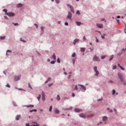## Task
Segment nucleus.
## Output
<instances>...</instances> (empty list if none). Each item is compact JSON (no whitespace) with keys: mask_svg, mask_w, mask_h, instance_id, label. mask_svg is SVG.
<instances>
[{"mask_svg":"<svg viewBox=\"0 0 126 126\" xmlns=\"http://www.w3.org/2000/svg\"><path fill=\"white\" fill-rule=\"evenodd\" d=\"M118 75L121 81L124 83L125 85H126V81H125L123 76L119 72L118 73Z\"/></svg>","mask_w":126,"mask_h":126,"instance_id":"f257e3e1","label":"nucleus"},{"mask_svg":"<svg viewBox=\"0 0 126 126\" xmlns=\"http://www.w3.org/2000/svg\"><path fill=\"white\" fill-rule=\"evenodd\" d=\"M93 60L95 61H99V59L97 57L96 55L94 56L93 57Z\"/></svg>","mask_w":126,"mask_h":126,"instance_id":"f03ea898","label":"nucleus"},{"mask_svg":"<svg viewBox=\"0 0 126 126\" xmlns=\"http://www.w3.org/2000/svg\"><path fill=\"white\" fill-rule=\"evenodd\" d=\"M15 15V14L12 12H9L7 14V15L10 16H14Z\"/></svg>","mask_w":126,"mask_h":126,"instance_id":"7ed1b4c3","label":"nucleus"},{"mask_svg":"<svg viewBox=\"0 0 126 126\" xmlns=\"http://www.w3.org/2000/svg\"><path fill=\"white\" fill-rule=\"evenodd\" d=\"M94 115L93 113H91L87 115V118H91L93 117Z\"/></svg>","mask_w":126,"mask_h":126,"instance_id":"20e7f679","label":"nucleus"},{"mask_svg":"<svg viewBox=\"0 0 126 126\" xmlns=\"http://www.w3.org/2000/svg\"><path fill=\"white\" fill-rule=\"evenodd\" d=\"M79 116L81 117H83L84 118H86L87 117V115H85L83 113H81L79 114Z\"/></svg>","mask_w":126,"mask_h":126,"instance_id":"39448f33","label":"nucleus"},{"mask_svg":"<svg viewBox=\"0 0 126 126\" xmlns=\"http://www.w3.org/2000/svg\"><path fill=\"white\" fill-rule=\"evenodd\" d=\"M78 86H80L82 89L85 90H86V87L82 85L78 84Z\"/></svg>","mask_w":126,"mask_h":126,"instance_id":"423d86ee","label":"nucleus"},{"mask_svg":"<svg viewBox=\"0 0 126 126\" xmlns=\"http://www.w3.org/2000/svg\"><path fill=\"white\" fill-rule=\"evenodd\" d=\"M67 6L70 8L71 12H72L74 13V9L73 7H72V6L69 4H68Z\"/></svg>","mask_w":126,"mask_h":126,"instance_id":"0eeeda50","label":"nucleus"},{"mask_svg":"<svg viewBox=\"0 0 126 126\" xmlns=\"http://www.w3.org/2000/svg\"><path fill=\"white\" fill-rule=\"evenodd\" d=\"M75 111L76 112H81L82 111V109H79L77 108H76L75 109Z\"/></svg>","mask_w":126,"mask_h":126,"instance_id":"6e6552de","label":"nucleus"},{"mask_svg":"<svg viewBox=\"0 0 126 126\" xmlns=\"http://www.w3.org/2000/svg\"><path fill=\"white\" fill-rule=\"evenodd\" d=\"M96 26L99 28H103V25L102 24H97Z\"/></svg>","mask_w":126,"mask_h":126,"instance_id":"1a4fd4ad","label":"nucleus"},{"mask_svg":"<svg viewBox=\"0 0 126 126\" xmlns=\"http://www.w3.org/2000/svg\"><path fill=\"white\" fill-rule=\"evenodd\" d=\"M68 15L67 17L68 19H70L72 16V14L69 12H68Z\"/></svg>","mask_w":126,"mask_h":126,"instance_id":"9d476101","label":"nucleus"},{"mask_svg":"<svg viewBox=\"0 0 126 126\" xmlns=\"http://www.w3.org/2000/svg\"><path fill=\"white\" fill-rule=\"evenodd\" d=\"M108 118V117L107 116H104L103 117V121L106 122L107 121Z\"/></svg>","mask_w":126,"mask_h":126,"instance_id":"9b49d317","label":"nucleus"},{"mask_svg":"<svg viewBox=\"0 0 126 126\" xmlns=\"http://www.w3.org/2000/svg\"><path fill=\"white\" fill-rule=\"evenodd\" d=\"M20 77L21 76L20 75L15 77V80H17L19 79L20 78Z\"/></svg>","mask_w":126,"mask_h":126,"instance_id":"f8f14e48","label":"nucleus"},{"mask_svg":"<svg viewBox=\"0 0 126 126\" xmlns=\"http://www.w3.org/2000/svg\"><path fill=\"white\" fill-rule=\"evenodd\" d=\"M79 41V40L77 39H76L74 41V42L73 43L75 45L76 44V43L77 42H78Z\"/></svg>","mask_w":126,"mask_h":126,"instance_id":"ddd939ff","label":"nucleus"},{"mask_svg":"<svg viewBox=\"0 0 126 126\" xmlns=\"http://www.w3.org/2000/svg\"><path fill=\"white\" fill-rule=\"evenodd\" d=\"M94 72L95 73V75L96 76H98L99 75V71L97 70V71H96Z\"/></svg>","mask_w":126,"mask_h":126,"instance_id":"4468645a","label":"nucleus"},{"mask_svg":"<svg viewBox=\"0 0 126 126\" xmlns=\"http://www.w3.org/2000/svg\"><path fill=\"white\" fill-rule=\"evenodd\" d=\"M85 48H80V51L82 52H84L85 51Z\"/></svg>","mask_w":126,"mask_h":126,"instance_id":"2eb2a0df","label":"nucleus"},{"mask_svg":"<svg viewBox=\"0 0 126 126\" xmlns=\"http://www.w3.org/2000/svg\"><path fill=\"white\" fill-rule=\"evenodd\" d=\"M76 23L77 25L78 26H79L81 24H83L81 23L80 22H76Z\"/></svg>","mask_w":126,"mask_h":126,"instance_id":"dca6fc26","label":"nucleus"},{"mask_svg":"<svg viewBox=\"0 0 126 126\" xmlns=\"http://www.w3.org/2000/svg\"><path fill=\"white\" fill-rule=\"evenodd\" d=\"M20 117V115H17L16 116V119L17 120H18L19 119V118Z\"/></svg>","mask_w":126,"mask_h":126,"instance_id":"f3484780","label":"nucleus"},{"mask_svg":"<svg viewBox=\"0 0 126 126\" xmlns=\"http://www.w3.org/2000/svg\"><path fill=\"white\" fill-rule=\"evenodd\" d=\"M52 57L54 60H55L56 59V56L55 53L53 54L52 56Z\"/></svg>","mask_w":126,"mask_h":126,"instance_id":"a211bd4d","label":"nucleus"},{"mask_svg":"<svg viewBox=\"0 0 126 126\" xmlns=\"http://www.w3.org/2000/svg\"><path fill=\"white\" fill-rule=\"evenodd\" d=\"M3 11L5 12V14L7 15V14L8 13H7V9H4L3 10Z\"/></svg>","mask_w":126,"mask_h":126,"instance_id":"6ab92c4d","label":"nucleus"},{"mask_svg":"<svg viewBox=\"0 0 126 126\" xmlns=\"http://www.w3.org/2000/svg\"><path fill=\"white\" fill-rule=\"evenodd\" d=\"M57 99L58 101L60 99V98L59 95H57Z\"/></svg>","mask_w":126,"mask_h":126,"instance_id":"aec40b11","label":"nucleus"},{"mask_svg":"<svg viewBox=\"0 0 126 126\" xmlns=\"http://www.w3.org/2000/svg\"><path fill=\"white\" fill-rule=\"evenodd\" d=\"M94 71L97 70V67L96 66H95L94 67Z\"/></svg>","mask_w":126,"mask_h":126,"instance_id":"412c9836","label":"nucleus"},{"mask_svg":"<svg viewBox=\"0 0 126 126\" xmlns=\"http://www.w3.org/2000/svg\"><path fill=\"white\" fill-rule=\"evenodd\" d=\"M23 5L21 3H19L17 5V6L18 7H20L22 6Z\"/></svg>","mask_w":126,"mask_h":126,"instance_id":"4be33fe9","label":"nucleus"},{"mask_svg":"<svg viewBox=\"0 0 126 126\" xmlns=\"http://www.w3.org/2000/svg\"><path fill=\"white\" fill-rule=\"evenodd\" d=\"M55 112L56 113H59V111L58 110H55Z\"/></svg>","mask_w":126,"mask_h":126,"instance_id":"5701e85b","label":"nucleus"},{"mask_svg":"<svg viewBox=\"0 0 126 126\" xmlns=\"http://www.w3.org/2000/svg\"><path fill=\"white\" fill-rule=\"evenodd\" d=\"M78 88L77 86V85H76L75 86V88L74 89V90H78Z\"/></svg>","mask_w":126,"mask_h":126,"instance_id":"b1692460","label":"nucleus"},{"mask_svg":"<svg viewBox=\"0 0 126 126\" xmlns=\"http://www.w3.org/2000/svg\"><path fill=\"white\" fill-rule=\"evenodd\" d=\"M41 97V95H39V96L37 97V98L39 101L40 99V97Z\"/></svg>","mask_w":126,"mask_h":126,"instance_id":"393cba45","label":"nucleus"},{"mask_svg":"<svg viewBox=\"0 0 126 126\" xmlns=\"http://www.w3.org/2000/svg\"><path fill=\"white\" fill-rule=\"evenodd\" d=\"M5 37V36L1 37H0V39L1 40H3L4 39Z\"/></svg>","mask_w":126,"mask_h":126,"instance_id":"a878e982","label":"nucleus"},{"mask_svg":"<svg viewBox=\"0 0 126 126\" xmlns=\"http://www.w3.org/2000/svg\"><path fill=\"white\" fill-rule=\"evenodd\" d=\"M112 94L113 95H114L115 94V91L114 90H112Z\"/></svg>","mask_w":126,"mask_h":126,"instance_id":"bb28decb","label":"nucleus"},{"mask_svg":"<svg viewBox=\"0 0 126 126\" xmlns=\"http://www.w3.org/2000/svg\"><path fill=\"white\" fill-rule=\"evenodd\" d=\"M37 111V110H35V109H34V110H30V111L31 112H32L33 111Z\"/></svg>","mask_w":126,"mask_h":126,"instance_id":"cd10ccee","label":"nucleus"},{"mask_svg":"<svg viewBox=\"0 0 126 126\" xmlns=\"http://www.w3.org/2000/svg\"><path fill=\"white\" fill-rule=\"evenodd\" d=\"M116 65H115L113 67V68H112L113 69H116Z\"/></svg>","mask_w":126,"mask_h":126,"instance_id":"c85d7f7f","label":"nucleus"},{"mask_svg":"<svg viewBox=\"0 0 126 126\" xmlns=\"http://www.w3.org/2000/svg\"><path fill=\"white\" fill-rule=\"evenodd\" d=\"M41 94H42V96H45V94L43 92H42Z\"/></svg>","mask_w":126,"mask_h":126,"instance_id":"c756f323","label":"nucleus"},{"mask_svg":"<svg viewBox=\"0 0 126 126\" xmlns=\"http://www.w3.org/2000/svg\"><path fill=\"white\" fill-rule=\"evenodd\" d=\"M11 52V51L10 50H8L7 51L6 54L7 55H8V52Z\"/></svg>","mask_w":126,"mask_h":126,"instance_id":"7c9ffc66","label":"nucleus"},{"mask_svg":"<svg viewBox=\"0 0 126 126\" xmlns=\"http://www.w3.org/2000/svg\"><path fill=\"white\" fill-rule=\"evenodd\" d=\"M113 58V55H112L111 56L110 58V59H109L110 61H111L112 59Z\"/></svg>","mask_w":126,"mask_h":126,"instance_id":"2f4dec72","label":"nucleus"},{"mask_svg":"<svg viewBox=\"0 0 126 126\" xmlns=\"http://www.w3.org/2000/svg\"><path fill=\"white\" fill-rule=\"evenodd\" d=\"M55 62V61H51V62H50V63H51V64H54V63Z\"/></svg>","mask_w":126,"mask_h":126,"instance_id":"473e14b6","label":"nucleus"},{"mask_svg":"<svg viewBox=\"0 0 126 126\" xmlns=\"http://www.w3.org/2000/svg\"><path fill=\"white\" fill-rule=\"evenodd\" d=\"M34 106L33 105H30L27 106V107H33Z\"/></svg>","mask_w":126,"mask_h":126,"instance_id":"72a5a7b5","label":"nucleus"},{"mask_svg":"<svg viewBox=\"0 0 126 126\" xmlns=\"http://www.w3.org/2000/svg\"><path fill=\"white\" fill-rule=\"evenodd\" d=\"M76 55V54L75 53H74L72 55V57H74Z\"/></svg>","mask_w":126,"mask_h":126,"instance_id":"f704fd0d","label":"nucleus"},{"mask_svg":"<svg viewBox=\"0 0 126 126\" xmlns=\"http://www.w3.org/2000/svg\"><path fill=\"white\" fill-rule=\"evenodd\" d=\"M42 99L44 101L45 100V96H42Z\"/></svg>","mask_w":126,"mask_h":126,"instance_id":"c9c22d12","label":"nucleus"},{"mask_svg":"<svg viewBox=\"0 0 126 126\" xmlns=\"http://www.w3.org/2000/svg\"><path fill=\"white\" fill-rule=\"evenodd\" d=\"M76 14L79 15L80 14V13L79 11H77L76 12Z\"/></svg>","mask_w":126,"mask_h":126,"instance_id":"e433bc0d","label":"nucleus"},{"mask_svg":"<svg viewBox=\"0 0 126 126\" xmlns=\"http://www.w3.org/2000/svg\"><path fill=\"white\" fill-rule=\"evenodd\" d=\"M57 61L59 63H60V60L59 58H58L57 59Z\"/></svg>","mask_w":126,"mask_h":126,"instance_id":"4c0bfd02","label":"nucleus"},{"mask_svg":"<svg viewBox=\"0 0 126 126\" xmlns=\"http://www.w3.org/2000/svg\"><path fill=\"white\" fill-rule=\"evenodd\" d=\"M55 1L57 3H58L60 2L59 0H55Z\"/></svg>","mask_w":126,"mask_h":126,"instance_id":"58836bf2","label":"nucleus"},{"mask_svg":"<svg viewBox=\"0 0 126 126\" xmlns=\"http://www.w3.org/2000/svg\"><path fill=\"white\" fill-rule=\"evenodd\" d=\"M52 109V106H51L50 107V108L49 109V111H50V112L51 111Z\"/></svg>","mask_w":126,"mask_h":126,"instance_id":"ea45409f","label":"nucleus"},{"mask_svg":"<svg viewBox=\"0 0 126 126\" xmlns=\"http://www.w3.org/2000/svg\"><path fill=\"white\" fill-rule=\"evenodd\" d=\"M13 24H14L15 26H17L18 25V24L17 23H13Z\"/></svg>","mask_w":126,"mask_h":126,"instance_id":"a19ab883","label":"nucleus"},{"mask_svg":"<svg viewBox=\"0 0 126 126\" xmlns=\"http://www.w3.org/2000/svg\"><path fill=\"white\" fill-rule=\"evenodd\" d=\"M29 87L31 89H32V87L31 86V85H30V83L29 84Z\"/></svg>","mask_w":126,"mask_h":126,"instance_id":"79ce46f5","label":"nucleus"},{"mask_svg":"<svg viewBox=\"0 0 126 126\" xmlns=\"http://www.w3.org/2000/svg\"><path fill=\"white\" fill-rule=\"evenodd\" d=\"M20 40L21 41H23L24 42H26V41H25V40H23L21 38L20 39Z\"/></svg>","mask_w":126,"mask_h":126,"instance_id":"37998d69","label":"nucleus"},{"mask_svg":"<svg viewBox=\"0 0 126 126\" xmlns=\"http://www.w3.org/2000/svg\"><path fill=\"white\" fill-rule=\"evenodd\" d=\"M121 69H122V70H125V68H123V67H122V66H121L120 67Z\"/></svg>","mask_w":126,"mask_h":126,"instance_id":"c03bdc74","label":"nucleus"},{"mask_svg":"<svg viewBox=\"0 0 126 126\" xmlns=\"http://www.w3.org/2000/svg\"><path fill=\"white\" fill-rule=\"evenodd\" d=\"M105 58V56H103L101 57V58L102 59H104Z\"/></svg>","mask_w":126,"mask_h":126,"instance_id":"a18cd8bd","label":"nucleus"},{"mask_svg":"<svg viewBox=\"0 0 126 126\" xmlns=\"http://www.w3.org/2000/svg\"><path fill=\"white\" fill-rule=\"evenodd\" d=\"M6 86V87L9 88H10V85L9 84H7Z\"/></svg>","mask_w":126,"mask_h":126,"instance_id":"49530a36","label":"nucleus"},{"mask_svg":"<svg viewBox=\"0 0 126 126\" xmlns=\"http://www.w3.org/2000/svg\"><path fill=\"white\" fill-rule=\"evenodd\" d=\"M53 84V83H52L51 84H49L48 85V86L49 87H50L51 86V85H52Z\"/></svg>","mask_w":126,"mask_h":126,"instance_id":"de8ad7c7","label":"nucleus"},{"mask_svg":"<svg viewBox=\"0 0 126 126\" xmlns=\"http://www.w3.org/2000/svg\"><path fill=\"white\" fill-rule=\"evenodd\" d=\"M65 25H66V26H67L68 25V23L67 22H66L65 23Z\"/></svg>","mask_w":126,"mask_h":126,"instance_id":"09e8293b","label":"nucleus"},{"mask_svg":"<svg viewBox=\"0 0 126 126\" xmlns=\"http://www.w3.org/2000/svg\"><path fill=\"white\" fill-rule=\"evenodd\" d=\"M41 30L43 31L44 30V27H41Z\"/></svg>","mask_w":126,"mask_h":126,"instance_id":"8fccbe9b","label":"nucleus"},{"mask_svg":"<svg viewBox=\"0 0 126 126\" xmlns=\"http://www.w3.org/2000/svg\"><path fill=\"white\" fill-rule=\"evenodd\" d=\"M51 78H49L48 79V80L47 81V82L46 83H47V82H48V81L49 80H50V79H51Z\"/></svg>","mask_w":126,"mask_h":126,"instance_id":"3c124183","label":"nucleus"},{"mask_svg":"<svg viewBox=\"0 0 126 126\" xmlns=\"http://www.w3.org/2000/svg\"><path fill=\"white\" fill-rule=\"evenodd\" d=\"M101 37H102V38L103 39H104L105 38V37H104V36H103L102 35H101Z\"/></svg>","mask_w":126,"mask_h":126,"instance_id":"603ef678","label":"nucleus"},{"mask_svg":"<svg viewBox=\"0 0 126 126\" xmlns=\"http://www.w3.org/2000/svg\"><path fill=\"white\" fill-rule=\"evenodd\" d=\"M26 126H30L29 123L26 124Z\"/></svg>","mask_w":126,"mask_h":126,"instance_id":"864d4df0","label":"nucleus"},{"mask_svg":"<svg viewBox=\"0 0 126 126\" xmlns=\"http://www.w3.org/2000/svg\"><path fill=\"white\" fill-rule=\"evenodd\" d=\"M4 18H5V19H8V18H7V16H4Z\"/></svg>","mask_w":126,"mask_h":126,"instance_id":"5fc2aeb1","label":"nucleus"},{"mask_svg":"<svg viewBox=\"0 0 126 126\" xmlns=\"http://www.w3.org/2000/svg\"><path fill=\"white\" fill-rule=\"evenodd\" d=\"M83 40H86V38L85 37V36H84V37H83Z\"/></svg>","mask_w":126,"mask_h":126,"instance_id":"6e6d98bb","label":"nucleus"},{"mask_svg":"<svg viewBox=\"0 0 126 126\" xmlns=\"http://www.w3.org/2000/svg\"><path fill=\"white\" fill-rule=\"evenodd\" d=\"M102 100V99H99L97 100V101H101Z\"/></svg>","mask_w":126,"mask_h":126,"instance_id":"4d7b16f0","label":"nucleus"},{"mask_svg":"<svg viewBox=\"0 0 126 126\" xmlns=\"http://www.w3.org/2000/svg\"><path fill=\"white\" fill-rule=\"evenodd\" d=\"M96 42H98V40L97 38L96 37Z\"/></svg>","mask_w":126,"mask_h":126,"instance_id":"13d9d810","label":"nucleus"},{"mask_svg":"<svg viewBox=\"0 0 126 126\" xmlns=\"http://www.w3.org/2000/svg\"><path fill=\"white\" fill-rule=\"evenodd\" d=\"M102 123V122H100L99 123H98L97 124V125H98Z\"/></svg>","mask_w":126,"mask_h":126,"instance_id":"bf43d9fd","label":"nucleus"},{"mask_svg":"<svg viewBox=\"0 0 126 126\" xmlns=\"http://www.w3.org/2000/svg\"><path fill=\"white\" fill-rule=\"evenodd\" d=\"M34 25L36 26V28H37L38 27L37 25L36 24H34Z\"/></svg>","mask_w":126,"mask_h":126,"instance_id":"052dcab7","label":"nucleus"},{"mask_svg":"<svg viewBox=\"0 0 126 126\" xmlns=\"http://www.w3.org/2000/svg\"><path fill=\"white\" fill-rule=\"evenodd\" d=\"M33 126H39L37 124L36 125H33Z\"/></svg>","mask_w":126,"mask_h":126,"instance_id":"680f3d73","label":"nucleus"},{"mask_svg":"<svg viewBox=\"0 0 126 126\" xmlns=\"http://www.w3.org/2000/svg\"><path fill=\"white\" fill-rule=\"evenodd\" d=\"M120 16H118L117 17V18H120Z\"/></svg>","mask_w":126,"mask_h":126,"instance_id":"e2e57ef3","label":"nucleus"},{"mask_svg":"<svg viewBox=\"0 0 126 126\" xmlns=\"http://www.w3.org/2000/svg\"><path fill=\"white\" fill-rule=\"evenodd\" d=\"M72 96L74 97L75 96V94L74 93H73L72 94Z\"/></svg>","mask_w":126,"mask_h":126,"instance_id":"0e129e2a","label":"nucleus"},{"mask_svg":"<svg viewBox=\"0 0 126 126\" xmlns=\"http://www.w3.org/2000/svg\"><path fill=\"white\" fill-rule=\"evenodd\" d=\"M118 65L120 68L121 66H120V64H118Z\"/></svg>","mask_w":126,"mask_h":126,"instance_id":"69168bd1","label":"nucleus"},{"mask_svg":"<svg viewBox=\"0 0 126 126\" xmlns=\"http://www.w3.org/2000/svg\"><path fill=\"white\" fill-rule=\"evenodd\" d=\"M117 23H118L119 22V20L118 19H117Z\"/></svg>","mask_w":126,"mask_h":126,"instance_id":"338daca9","label":"nucleus"},{"mask_svg":"<svg viewBox=\"0 0 126 126\" xmlns=\"http://www.w3.org/2000/svg\"><path fill=\"white\" fill-rule=\"evenodd\" d=\"M64 74H65V75H67V73H66V72H65L64 73Z\"/></svg>","mask_w":126,"mask_h":126,"instance_id":"774afa93","label":"nucleus"}]
</instances>
